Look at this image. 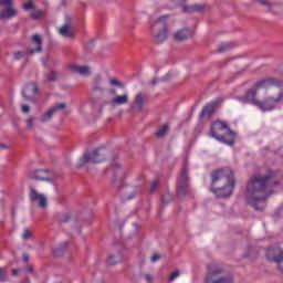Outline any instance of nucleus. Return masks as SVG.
Wrapping results in <instances>:
<instances>
[{"label": "nucleus", "mask_w": 283, "mask_h": 283, "mask_svg": "<svg viewBox=\"0 0 283 283\" xmlns=\"http://www.w3.org/2000/svg\"><path fill=\"white\" fill-rule=\"evenodd\" d=\"M115 187H117V189H120L123 186L118 185L116 181L114 182Z\"/></svg>", "instance_id": "nucleus-50"}, {"label": "nucleus", "mask_w": 283, "mask_h": 283, "mask_svg": "<svg viewBox=\"0 0 283 283\" xmlns=\"http://www.w3.org/2000/svg\"><path fill=\"white\" fill-rule=\"evenodd\" d=\"M67 105L65 103H57L53 107H51L46 113H44L40 117V123H48L56 112H61V109H65Z\"/></svg>", "instance_id": "nucleus-17"}, {"label": "nucleus", "mask_w": 283, "mask_h": 283, "mask_svg": "<svg viewBox=\"0 0 283 283\" xmlns=\"http://www.w3.org/2000/svg\"><path fill=\"white\" fill-rule=\"evenodd\" d=\"M153 85H156V83H158V81L157 80H154V81H151L150 82Z\"/></svg>", "instance_id": "nucleus-53"}, {"label": "nucleus", "mask_w": 283, "mask_h": 283, "mask_svg": "<svg viewBox=\"0 0 283 283\" xmlns=\"http://www.w3.org/2000/svg\"><path fill=\"white\" fill-rule=\"evenodd\" d=\"M277 269L281 271V273H283V258L279 261Z\"/></svg>", "instance_id": "nucleus-43"}, {"label": "nucleus", "mask_w": 283, "mask_h": 283, "mask_svg": "<svg viewBox=\"0 0 283 283\" xmlns=\"http://www.w3.org/2000/svg\"><path fill=\"white\" fill-rule=\"evenodd\" d=\"M158 260H160V254L156 253L150 258V262L155 263L158 262Z\"/></svg>", "instance_id": "nucleus-40"}, {"label": "nucleus", "mask_w": 283, "mask_h": 283, "mask_svg": "<svg viewBox=\"0 0 283 283\" xmlns=\"http://www.w3.org/2000/svg\"><path fill=\"white\" fill-rule=\"evenodd\" d=\"M283 99V92L280 91L275 97L269 96L264 101H259L256 107L261 109V112H273L275 109V105Z\"/></svg>", "instance_id": "nucleus-10"}, {"label": "nucleus", "mask_w": 283, "mask_h": 283, "mask_svg": "<svg viewBox=\"0 0 283 283\" xmlns=\"http://www.w3.org/2000/svg\"><path fill=\"white\" fill-rule=\"evenodd\" d=\"M223 101L224 99H222V97H218L210 104L206 105L201 111L200 118H211V116H212L213 112H216V108L218 107V105H221V103H223Z\"/></svg>", "instance_id": "nucleus-13"}, {"label": "nucleus", "mask_w": 283, "mask_h": 283, "mask_svg": "<svg viewBox=\"0 0 283 283\" xmlns=\"http://www.w3.org/2000/svg\"><path fill=\"white\" fill-rule=\"evenodd\" d=\"M122 260L123 259L120 258V255L111 254L108 256L107 263L114 265V264H118V262H122Z\"/></svg>", "instance_id": "nucleus-29"}, {"label": "nucleus", "mask_w": 283, "mask_h": 283, "mask_svg": "<svg viewBox=\"0 0 283 283\" xmlns=\"http://www.w3.org/2000/svg\"><path fill=\"white\" fill-rule=\"evenodd\" d=\"M133 197H128V200H132Z\"/></svg>", "instance_id": "nucleus-56"}, {"label": "nucleus", "mask_w": 283, "mask_h": 283, "mask_svg": "<svg viewBox=\"0 0 283 283\" xmlns=\"http://www.w3.org/2000/svg\"><path fill=\"white\" fill-rule=\"evenodd\" d=\"M29 178L31 180H42L45 182H52V177H50V170H43V169L31 170L29 171Z\"/></svg>", "instance_id": "nucleus-15"}, {"label": "nucleus", "mask_w": 283, "mask_h": 283, "mask_svg": "<svg viewBox=\"0 0 283 283\" xmlns=\"http://www.w3.org/2000/svg\"><path fill=\"white\" fill-rule=\"evenodd\" d=\"M0 282H6V269L0 268Z\"/></svg>", "instance_id": "nucleus-37"}, {"label": "nucleus", "mask_w": 283, "mask_h": 283, "mask_svg": "<svg viewBox=\"0 0 283 283\" xmlns=\"http://www.w3.org/2000/svg\"><path fill=\"white\" fill-rule=\"evenodd\" d=\"M114 167H116L117 169H120V164H115Z\"/></svg>", "instance_id": "nucleus-52"}, {"label": "nucleus", "mask_w": 283, "mask_h": 283, "mask_svg": "<svg viewBox=\"0 0 283 283\" xmlns=\"http://www.w3.org/2000/svg\"><path fill=\"white\" fill-rule=\"evenodd\" d=\"M283 81L274 77H268L255 83L253 88H250L243 96L240 97L241 103H250L258 107L260 101L255 98L258 96V90H269V87H282Z\"/></svg>", "instance_id": "nucleus-3"}, {"label": "nucleus", "mask_w": 283, "mask_h": 283, "mask_svg": "<svg viewBox=\"0 0 283 283\" xmlns=\"http://www.w3.org/2000/svg\"><path fill=\"white\" fill-rule=\"evenodd\" d=\"M103 77L101 75H97L93 80V92H103Z\"/></svg>", "instance_id": "nucleus-24"}, {"label": "nucleus", "mask_w": 283, "mask_h": 283, "mask_svg": "<svg viewBox=\"0 0 283 283\" xmlns=\"http://www.w3.org/2000/svg\"><path fill=\"white\" fill-rule=\"evenodd\" d=\"M109 94H112V96H117L116 91L114 88L109 91Z\"/></svg>", "instance_id": "nucleus-49"}, {"label": "nucleus", "mask_w": 283, "mask_h": 283, "mask_svg": "<svg viewBox=\"0 0 283 283\" xmlns=\"http://www.w3.org/2000/svg\"><path fill=\"white\" fill-rule=\"evenodd\" d=\"M0 148L1 149H10V146L6 145V144H0Z\"/></svg>", "instance_id": "nucleus-45"}, {"label": "nucleus", "mask_w": 283, "mask_h": 283, "mask_svg": "<svg viewBox=\"0 0 283 283\" xmlns=\"http://www.w3.org/2000/svg\"><path fill=\"white\" fill-rule=\"evenodd\" d=\"M266 258L270 262H280L283 258V250L280 248H270L266 251Z\"/></svg>", "instance_id": "nucleus-19"}, {"label": "nucleus", "mask_w": 283, "mask_h": 283, "mask_svg": "<svg viewBox=\"0 0 283 283\" xmlns=\"http://www.w3.org/2000/svg\"><path fill=\"white\" fill-rule=\"evenodd\" d=\"M169 132V124H164L159 127L156 133L157 138H164V136Z\"/></svg>", "instance_id": "nucleus-26"}, {"label": "nucleus", "mask_w": 283, "mask_h": 283, "mask_svg": "<svg viewBox=\"0 0 283 283\" xmlns=\"http://www.w3.org/2000/svg\"><path fill=\"white\" fill-rule=\"evenodd\" d=\"M145 103H147L146 93H137L135 95V105L137 112H143V107H145Z\"/></svg>", "instance_id": "nucleus-22"}, {"label": "nucleus", "mask_w": 283, "mask_h": 283, "mask_svg": "<svg viewBox=\"0 0 283 283\" xmlns=\"http://www.w3.org/2000/svg\"><path fill=\"white\" fill-rule=\"evenodd\" d=\"M30 238H32V231H30V229H24V231L22 233V239L30 240Z\"/></svg>", "instance_id": "nucleus-31"}, {"label": "nucleus", "mask_w": 283, "mask_h": 283, "mask_svg": "<svg viewBox=\"0 0 283 283\" xmlns=\"http://www.w3.org/2000/svg\"><path fill=\"white\" fill-rule=\"evenodd\" d=\"M25 123H27V129L29 130L32 129V127H34V117L27 118Z\"/></svg>", "instance_id": "nucleus-32"}, {"label": "nucleus", "mask_w": 283, "mask_h": 283, "mask_svg": "<svg viewBox=\"0 0 283 283\" xmlns=\"http://www.w3.org/2000/svg\"><path fill=\"white\" fill-rule=\"evenodd\" d=\"M180 1H184V2H185V1H187V0H180Z\"/></svg>", "instance_id": "nucleus-57"}, {"label": "nucleus", "mask_w": 283, "mask_h": 283, "mask_svg": "<svg viewBox=\"0 0 283 283\" xmlns=\"http://www.w3.org/2000/svg\"><path fill=\"white\" fill-rule=\"evenodd\" d=\"M29 198L32 202H36L40 209H48V197L43 193H39L34 187H29Z\"/></svg>", "instance_id": "nucleus-11"}, {"label": "nucleus", "mask_w": 283, "mask_h": 283, "mask_svg": "<svg viewBox=\"0 0 283 283\" xmlns=\"http://www.w3.org/2000/svg\"><path fill=\"white\" fill-rule=\"evenodd\" d=\"M59 222H70V214L59 217Z\"/></svg>", "instance_id": "nucleus-39"}, {"label": "nucleus", "mask_w": 283, "mask_h": 283, "mask_svg": "<svg viewBox=\"0 0 283 283\" xmlns=\"http://www.w3.org/2000/svg\"><path fill=\"white\" fill-rule=\"evenodd\" d=\"M258 3H260L261 6H268L271 7V2L266 1V0H256Z\"/></svg>", "instance_id": "nucleus-41"}, {"label": "nucleus", "mask_w": 283, "mask_h": 283, "mask_svg": "<svg viewBox=\"0 0 283 283\" xmlns=\"http://www.w3.org/2000/svg\"><path fill=\"white\" fill-rule=\"evenodd\" d=\"M205 283H233V276L224 274V268L210 264L207 268Z\"/></svg>", "instance_id": "nucleus-6"}, {"label": "nucleus", "mask_w": 283, "mask_h": 283, "mask_svg": "<svg viewBox=\"0 0 283 283\" xmlns=\"http://www.w3.org/2000/svg\"><path fill=\"white\" fill-rule=\"evenodd\" d=\"M24 56H30V53H28V51H17L13 53L15 61H21V59H24Z\"/></svg>", "instance_id": "nucleus-28"}, {"label": "nucleus", "mask_w": 283, "mask_h": 283, "mask_svg": "<svg viewBox=\"0 0 283 283\" xmlns=\"http://www.w3.org/2000/svg\"><path fill=\"white\" fill-rule=\"evenodd\" d=\"M167 19V15H161L150 25L154 43H156L157 45H161V43H165L167 41V36H169Z\"/></svg>", "instance_id": "nucleus-5"}, {"label": "nucleus", "mask_w": 283, "mask_h": 283, "mask_svg": "<svg viewBox=\"0 0 283 283\" xmlns=\"http://www.w3.org/2000/svg\"><path fill=\"white\" fill-rule=\"evenodd\" d=\"M39 92V87L36 86V84L31 83L28 84L23 91H22V96L23 98H25L27 101H30L31 103H34V101H36V93Z\"/></svg>", "instance_id": "nucleus-16"}, {"label": "nucleus", "mask_w": 283, "mask_h": 283, "mask_svg": "<svg viewBox=\"0 0 283 283\" xmlns=\"http://www.w3.org/2000/svg\"><path fill=\"white\" fill-rule=\"evenodd\" d=\"M27 271H29V273H32L34 270L32 269V266H29Z\"/></svg>", "instance_id": "nucleus-51"}, {"label": "nucleus", "mask_w": 283, "mask_h": 283, "mask_svg": "<svg viewBox=\"0 0 283 283\" xmlns=\"http://www.w3.org/2000/svg\"><path fill=\"white\" fill-rule=\"evenodd\" d=\"M135 229H138V224L134 223Z\"/></svg>", "instance_id": "nucleus-54"}, {"label": "nucleus", "mask_w": 283, "mask_h": 283, "mask_svg": "<svg viewBox=\"0 0 283 283\" xmlns=\"http://www.w3.org/2000/svg\"><path fill=\"white\" fill-rule=\"evenodd\" d=\"M180 275V271H175L170 274L168 282H174V280H176V277H178Z\"/></svg>", "instance_id": "nucleus-36"}, {"label": "nucleus", "mask_w": 283, "mask_h": 283, "mask_svg": "<svg viewBox=\"0 0 283 283\" xmlns=\"http://www.w3.org/2000/svg\"><path fill=\"white\" fill-rule=\"evenodd\" d=\"M94 44V41H90V45H93Z\"/></svg>", "instance_id": "nucleus-55"}, {"label": "nucleus", "mask_w": 283, "mask_h": 283, "mask_svg": "<svg viewBox=\"0 0 283 283\" xmlns=\"http://www.w3.org/2000/svg\"><path fill=\"white\" fill-rule=\"evenodd\" d=\"M70 70L73 74H78L80 76H92V66L90 65L72 64Z\"/></svg>", "instance_id": "nucleus-18"}, {"label": "nucleus", "mask_w": 283, "mask_h": 283, "mask_svg": "<svg viewBox=\"0 0 283 283\" xmlns=\"http://www.w3.org/2000/svg\"><path fill=\"white\" fill-rule=\"evenodd\" d=\"M23 10H34V4L32 1H29L22 6Z\"/></svg>", "instance_id": "nucleus-34"}, {"label": "nucleus", "mask_w": 283, "mask_h": 283, "mask_svg": "<svg viewBox=\"0 0 283 283\" xmlns=\"http://www.w3.org/2000/svg\"><path fill=\"white\" fill-rule=\"evenodd\" d=\"M31 43L34 48L28 50L29 56H34V54H41V52H43V36H41V34H33L31 36Z\"/></svg>", "instance_id": "nucleus-12"}, {"label": "nucleus", "mask_w": 283, "mask_h": 283, "mask_svg": "<svg viewBox=\"0 0 283 283\" xmlns=\"http://www.w3.org/2000/svg\"><path fill=\"white\" fill-rule=\"evenodd\" d=\"M227 50H229V43L222 44L221 49L219 50V52H227Z\"/></svg>", "instance_id": "nucleus-42"}, {"label": "nucleus", "mask_w": 283, "mask_h": 283, "mask_svg": "<svg viewBox=\"0 0 283 283\" xmlns=\"http://www.w3.org/2000/svg\"><path fill=\"white\" fill-rule=\"evenodd\" d=\"M12 6L13 0H0V8H4L0 11L1 21L14 19L19 14V11Z\"/></svg>", "instance_id": "nucleus-9"}, {"label": "nucleus", "mask_w": 283, "mask_h": 283, "mask_svg": "<svg viewBox=\"0 0 283 283\" xmlns=\"http://www.w3.org/2000/svg\"><path fill=\"white\" fill-rule=\"evenodd\" d=\"M69 244H70V243H69L67 241L63 242L60 247H57V248H55V249L53 250V254H54L56 258H59V255H63V252L65 251V249H67Z\"/></svg>", "instance_id": "nucleus-25"}, {"label": "nucleus", "mask_w": 283, "mask_h": 283, "mask_svg": "<svg viewBox=\"0 0 283 283\" xmlns=\"http://www.w3.org/2000/svg\"><path fill=\"white\" fill-rule=\"evenodd\" d=\"M280 178H282L281 172L270 170L266 175H256L248 181L245 189L247 200L255 211H264L266 209V199L272 193H275V187H280Z\"/></svg>", "instance_id": "nucleus-1"}, {"label": "nucleus", "mask_w": 283, "mask_h": 283, "mask_svg": "<svg viewBox=\"0 0 283 283\" xmlns=\"http://www.w3.org/2000/svg\"><path fill=\"white\" fill-rule=\"evenodd\" d=\"M189 193V164H185L177 182V196L185 198Z\"/></svg>", "instance_id": "nucleus-8"}, {"label": "nucleus", "mask_w": 283, "mask_h": 283, "mask_svg": "<svg viewBox=\"0 0 283 283\" xmlns=\"http://www.w3.org/2000/svg\"><path fill=\"white\" fill-rule=\"evenodd\" d=\"M109 84L115 87H123V83L118 82L116 78H111Z\"/></svg>", "instance_id": "nucleus-35"}, {"label": "nucleus", "mask_w": 283, "mask_h": 283, "mask_svg": "<svg viewBox=\"0 0 283 283\" xmlns=\"http://www.w3.org/2000/svg\"><path fill=\"white\" fill-rule=\"evenodd\" d=\"M169 200H171V196L170 195H166L161 198V202L163 205H168Z\"/></svg>", "instance_id": "nucleus-38"}, {"label": "nucleus", "mask_w": 283, "mask_h": 283, "mask_svg": "<svg viewBox=\"0 0 283 283\" xmlns=\"http://www.w3.org/2000/svg\"><path fill=\"white\" fill-rule=\"evenodd\" d=\"M205 10L203 4H192L182 7V12L193 13V12H202Z\"/></svg>", "instance_id": "nucleus-23"}, {"label": "nucleus", "mask_w": 283, "mask_h": 283, "mask_svg": "<svg viewBox=\"0 0 283 283\" xmlns=\"http://www.w3.org/2000/svg\"><path fill=\"white\" fill-rule=\"evenodd\" d=\"M210 136L219 140V143H223V145H228L229 147H233L235 145V133L231 130L227 123L217 120L211 125Z\"/></svg>", "instance_id": "nucleus-4"}, {"label": "nucleus", "mask_w": 283, "mask_h": 283, "mask_svg": "<svg viewBox=\"0 0 283 283\" xmlns=\"http://www.w3.org/2000/svg\"><path fill=\"white\" fill-rule=\"evenodd\" d=\"M66 23L59 29V34L64 36V39H73L74 38V27H72V18L66 15Z\"/></svg>", "instance_id": "nucleus-14"}, {"label": "nucleus", "mask_w": 283, "mask_h": 283, "mask_svg": "<svg viewBox=\"0 0 283 283\" xmlns=\"http://www.w3.org/2000/svg\"><path fill=\"white\" fill-rule=\"evenodd\" d=\"M12 275H13V276H17V275H19V270H17V269H13V270H12Z\"/></svg>", "instance_id": "nucleus-47"}, {"label": "nucleus", "mask_w": 283, "mask_h": 283, "mask_svg": "<svg viewBox=\"0 0 283 283\" xmlns=\"http://www.w3.org/2000/svg\"><path fill=\"white\" fill-rule=\"evenodd\" d=\"M59 78V74L54 71H51L49 74L45 75L46 83H53Z\"/></svg>", "instance_id": "nucleus-27"}, {"label": "nucleus", "mask_w": 283, "mask_h": 283, "mask_svg": "<svg viewBox=\"0 0 283 283\" xmlns=\"http://www.w3.org/2000/svg\"><path fill=\"white\" fill-rule=\"evenodd\" d=\"M107 154L108 151L105 148H96L91 153H85L80 158V164L77 165V167L78 169H82V167H85L87 163H91L92 165L105 163V160H107Z\"/></svg>", "instance_id": "nucleus-7"}, {"label": "nucleus", "mask_w": 283, "mask_h": 283, "mask_svg": "<svg viewBox=\"0 0 283 283\" xmlns=\"http://www.w3.org/2000/svg\"><path fill=\"white\" fill-rule=\"evenodd\" d=\"M24 262H30V256L28 254H23Z\"/></svg>", "instance_id": "nucleus-46"}, {"label": "nucleus", "mask_w": 283, "mask_h": 283, "mask_svg": "<svg viewBox=\"0 0 283 283\" xmlns=\"http://www.w3.org/2000/svg\"><path fill=\"white\" fill-rule=\"evenodd\" d=\"M159 181L158 179H155L151 184H150V193H154V191H156V189L158 188Z\"/></svg>", "instance_id": "nucleus-33"}, {"label": "nucleus", "mask_w": 283, "mask_h": 283, "mask_svg": "<svg viewBox=\"0 0 283 283\" xmlns=\"http://www.w3.org/2000/svg\"><path fill=\"white\" fill-rule=\"evenodd\" d=\"M235 181L230 168L217 169L211 172V191L218 198H229L233 193Z\"/></svg>", "instance_id": "nucleus-2"}, {"label": "nucleus", "mask_w": 283, "mask_h": 283, "mask_svg": "<svg viewBox=\"0 0 283 283\" xmlns=\"http://www.w3.org/2000/svg\"><path fill=\"white\" fill-rule=\"evenodd\" d=\"M22 112H23L24 114H28V113L30 112V106H28V105H22Z\"/></svg>", "instance_id": "nucleus-44"}, {"label": "nucleus", "mask_w": 283, "mask_h": 283, "mask_svg": "<svg viewBox=\"0 0 283 283\" xmlns=\"http://www.w3.org/2000/svg\"><path fill=\"white\" fill-rule=\"evenodd\" d=\"M109 103L112 107L127 105V103H129V94L124 93L123 95H115Z\"/></svg>", "instance_id": "nucleus-21"}, {"label": "nucleus", "mask_w": 283, "mask_h": 283, "mask_svg": "<svg viewBox=\"0 0 283 283\" xmlns=\"http://www.w3.org/2000/svg\"><path fill=\"white\" fill-rule=\"evenodd\" d=\"M145 280H146L147 282H149V281L151 280V275L145 274Z\"/></svg>", "instance_id": "nucleus-48"}, {"label": "nucleus", "mask_w": 283, "mask_h": 283, "mask_svg": "<svg viewBox=\"0 0 283 283\" xmlns=\"http://www.w3.org/2000/svg\"><path fill=\"white\" fill-rule=\"evenodd\" d=\"M193 36V31L190 29H181L172 34L175 41H187Z\"/></svg>", "instance_id": "nucleus-20"}, {"label": "nucleus", "mask_w": 283, "mask_h": 283, "mask_svg": "<svg viewBox=\"0 0 283 283\" xmlns=\"http://www.w3.org/2000/svg\"><path fill=\"white\" fill-rule=\"evenodd\" d=\"M31 19H43L45 17V13L41 10H34L30 14Z\"/></svg>", "instance_id": "nucleus-30"}]
</instances>
